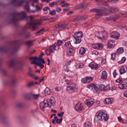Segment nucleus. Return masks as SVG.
Wrapping results in <instances>:
<instances>
[{
  "mask_svg": "<svg viewBox=\"0 0 127 127\" xmlns=\"http://www.w3.org/2000/svg\"><path fill=\"white\" fill-rule=\"evenodd\" d=\"M12 16V18L10 20V23H12L15 26L18 24L19 21L24 20L27 17L26 13L25 11L14 13Z\"/></svg>",
  "mask_w": 127,
  "mask_h": 127,
  "instance_id": "obj_1",
  "label": "nucleus"
},
{
  "mask_svg": "<svg viewBox=\"0 0 127 127\" xmlns=\"http://www.w3.org/2000/svg\"><path fill=\"white\" fill-rule=\"evenodd\" d=\"M115 53H112L111 54V59L112 60H115Z\"/></svg>",
  "mask_w": 127,
  "mask_h": 127,
  "instance_id": "obj_52",
  "label": "nucleus"
},
{
  "mask_svg": "<svg viewBox=\"0 0 127 127\" xmlns=\"http://www.w3.org/2000/svg\"><path fill=\"white\" fill-rule=\"evenodd\" d=\"M40 106L41 110L43 111H44L45 108L47 106L49 107H51V106L48 104L45 99H44L43 101L40 103Z\"/></svg>",
  "mask_w": 127,
  "mask_h": 127,
  "instance_id": "obj_6",
  "label": "nucleus"
},
{
  "mask_svg": "<svg viewBox=\"0 0 127 127\" xmlns=\"http://www.w3.org/2000/svg\"><path fill=\"white\" fill-rule=\"evenodd\" d=\"M69 25L68 24H66L63 23H61L58 25H56L55 27L56 28V30L58 31L64 30L66 29H68V26Z\"/></svg>",
  "mask_w": 127,
  "mask_h": 127,
  "instance_id": "obj_5",
  "label": "nucleus"
},
{
  "mask_svg": "<svg viewBox=\"0 0 127 127\" xmlns=\"http://www.w3.org/2000/svg\"><path fill=\"white\" fill-rule=\"evenodd\" d=\"M24 2V1L23 0H21L18 3V5L19 6H20L22 5V4Z\"/></svg>",
  "mask_w": 127,
  "mask_h": 127,
  "instance_id": "obj_58",
  "label": "nucleus"
},
{
  "mask_svg": "<svg viewBox=\"0 0 127 127\" xmlns=\"http://www.w3.org/2000/svg\"><path fill=\"white\" fill-rule=\"evenodd\" d=\"M86 51L85 49L84 48L81 47L79 50V54L81 55H84Z\"/></svg>",
  "mask_w": 127,
  "mask_h": 127,
  "instance_id": "obj_29",
  "label": "nucleus"
},
{
  "mask_svg": "<svg viewBox=\"0 0 127 127\" xmlns=\"http://www.w3.org/2000/svg\"><path fill=\"white\" fill-rule=\"evenodd\" d=\"M87 7V5L84 4L83 2H81L78 5L75 6V8L76 9H86Z\"/></svg>",
  "mask_w": 127,
  "mask_h": 127,
  "instance_id": "obj_8",
  "label": "nucleus"
},
{
  "mask_svg": "<svg viewBox=\"0 0 127 127\" xmlns=\"http://www.w3.org/2000/svg\"><path fill=\"white\" fill-rule=\"evenodd\" d=\"M8 64L9 66L11 67H13L15 64L14 60H12L8 63Z\"/></svg>",
  "mask_w": 127,
  "mask_h": 127,
  "instance_id": "obj_32",
  "label": "nucleus"
},
{
  "mask_svg": "<svg viewBox=\"0 0 127 127\" xmlns=\"http://www.w3.org/2000/svg\"><path fill=\"white\" fill-rule=\"evenodd\" d=\"M34 83L33 82H31L30 83H29L27 85V87H31L32 86H33L34 85Z\"/></svg>",
  "mask_w": 127,
  "mask_h": 127,
  "instance_id": "obj_47",
  "label": "nucleus"
},
{
  "mask_svg": "<svg viewBox=\"0 0 127 127\" xmlns=\"http://www.w3.org/2000/svg\"><path fill=\"white\" fill-rule=\"evenodd\" d=\"M95 35L99 39H102L105 38L107 34L105 32H102L96 33Z\"/></svg>",
  "mask_w": 127,
  "mask_h": 127,
  "instance_id": "obj_7",
  "label": "nucleus"
},
{
  "mask_svg": "<svg viewBox=\"0 0 127 127\" xmlns=\"http://www.w3.org/2000/svg\"><path fill=\"white\" fill-rule=\"evenodd\" d=\"M58 5H60L63 3H64L65 1L63 0H57Z\"/></svg>",
  "mask_w": 127,
  "mask_h": 127,
  "instance_id": "obj_42",
  "label": "nucleus"
},
{
  "mask_svg": "<svg viewBox=\"0 0 127 127\" xmlns=\"http://www.w3.org/2000/svg\"><path fill=\"white\" fill-rule=\"evenodd\" d=\"M113 101V98H107L104 101V103L110 104L112 103Z\"/></svg>",
  "mask_w": 127,
  "mask_h": 127,
  "instance_id": "obj_21",
  "label": "nucleus"
},
{
  "mask_svg": "<svg viewBox=\"0 0 127 127\" xmlns=\"http://www.w3.org/2000/svg\"><path fill=\"white\" fill-rule=\"evenodd\" d=\"M120 36L119 34L117 32H113L111 33V37L116 39H118Z\"/></svg>",
  "mask_w": 127,
  "mask_h": 127,
  "instance_id": "obj_14",
  "label": "nucleus"
},
{
  "mask_svg": "<svg viewBox=\"0 0 127 127\" xmlns=\"http://www.w3.org/2000/svg\"><path fill=\"white\" fill-rule=\"evenodd\" d=\"M64 47H67L69 49L73 48V47L72 46L69 41H68L66 42L64 45Z\"/></svg>",
  "mask_w": 127,
  "mask_h": 127,
  "instance_id": "obj_26",
  "label": "nucleus"
},
{
  "mask_svg": "<svg viewBox=\"0 0 127 127\" xmlns=\"http://www.w3.org/2000/svg\"><path fill=\"white\" fill-rule=\"evenodd\" d=\"M122 15L124 17H127V12H125L123 13L122 14Z\"/></svg>",
  "mask_w": 127,
  "mask_h": 127,
  "instance_id": "obj_62",
  "label": "nucleus"
},
{
  "mask_svg": "<svg viewBox=\"0 0 127 127\" xmlns=\"http://www.w3.org/2000/svg\"><path fill=\"white\" fill-rule=\"evenodd\" d=\"M86 104L88 107H90L94 103V101L91 99H87L86 100Z\"/></svg>",
  "mask_w": 127,
  "mask_h": 127,
  "instance_id": "obj_22",
  "label": "nucleus"
},
{
  "mask_svg": "<svg viewBox=\"0 0 127 127\" xmlns=\"http://www.w3.org/2000/svg\"><path fill=\"white\" fill-rule=\"evenodd\" d=\"M64 113V112H61L60 113H58V115L59 117H62Z\"/></svg>",
  "mask_w": 127,
  "mask_h": 127,
  "instance_id": "obj_53",
  "label": "nucleus"
},
{
  "mask_svg": "<svg viewBox=\"0 0 127 127\" xmlns=\"http://www.w3.org/2000/svg\"><path fill=\"white\" fill-rule=\"evenodd\" d=\"M35 7L36 10L38 11H40L42 9V8L39 7L38 5H36Z\"/></svg>",
  "mask_w": 127,
  "mask_h": 127,
  "instance_id": "obj_64",
  "label": "nucleus"
},
{
  "mask_svg": "<svg viewBox=\"0 0 127 127\" xmlns=\"http://www.w3.org/2000/svg\"><path fill=\"white\" fill-rule=\"evenodd\" d=\"M96 118L97 121H107L108 119L106 114L102 112H97L96 114Z\"/></svg>",
  "mask_w": 127,
  "mask_h": 127,
  "instance_id": "obj_4",
  "label": "nucleus"
},
{
  "mask_svg": "<svg viewBox=\"0 0 127 127\" xmlns=\"http://www.w3.org/2000/svg\"><path fill=\"white\" fill-rule=\"evenodd\" d=\"M89 66L92 69L95 68L96 69L98 67V65L97 64L93 63H90L89 64Z\"/></svg>",
  "mask_w": 127,
  "mask_h": 127,
  "instance_id": "obj_25",
  "label": "nucleus"
},
{
  "mask_svg": "<svg viewBox=\"0 0 127 127\" xmlns=\"http://www.w3.org/2000/svg\"><path fill=\"white\" fill-rule=\"evenodd\" d=\"M50 9L49 8L48 6H46L44 7L43 8V10L45 12H46L48 10H49Z\"/></svg>",
  "mask_w": 127,
  "mask_h": 127,
  "instance_id": "obj_60",
  "label": "nucleus"
},
{
  "mask_svg": "<svg viewBox=\"0 0 127 127\" xmlns=\"http://www.w3.org/2000/svg\"><path fill=\"white\" fill-rule=\"evenodd\" d=\"M117 74L116 72V70H115L113 73V76L114 78H115L116 76L117 75Z\"/></svg>",
  "mask_w": 127,
  "mask_h": 127,
  "instance_id": "obj_56",
  "label": "nucleus"
},
{
  "mask_svg": "<svg viewBox=\"0 0 127 127\" xmlns=\"http://www.w3.org/2000/svg\"><path fill=\"white\" fill-rule=\"evenodd\" d=\"M109 12H117L119 10L117 7L114 6H110L109 7Z\"/></svg>",
  "mask_w": 127,
  "mask_h": 127,
  "instance_id": "obj_16",
  "label": "nucleus"
},
{
  "mask_svg": "<svg viewBox=\"0 0 127 127\" xmlns=\"http://www.w3.org/2000/svg\"><path fill=\"white\" fill-rule=\"evenodd\" d=\"M103 8V11L102 10L99 12H97L95 14V18L96 19H98L100 17L103 15V13L107 11V9L104 7H101Z\"/></svg>",
  "mask_w": 127,
  "mask_h": 127,
  "instance_id": "obj_11",
  "label": "nucleus"
},
{
  "mask_svg": "<svg viewBox=\"0 0 127 127\" xmlns=\"http://www.w3.org/2000/svg\"><path fill=\"white\" fill-rule=\"evenodd\" d=\"M86 78L88 83L90 82L93 80V78L91 77H87Z\"/></svg>",
  "mask_w": 127,
  "mask_h": 127,
  "instance_id": "obj_49",
  "label": "nucleus"
},
{
  "mask_svg": "<svg viewBox=\"0 0 127 127\" xmlns=\"http://www.w3.org/2000/svg\"><path fill=\"white\" fill-rule=\"evenodd\" d=\"M84 66V64L82 63H80L78 65V68H82Z\"/></svg>",
  "mask_w": 127,
  "mask_h": 127,
  "instance_id": "obj_63",
  "label": "nucleus"
},
{
  "mask_svg": "<svg viewBox=\"0 0 127 127\" xmlns=\"http://www.w3.org/2000/svg\"><path fill=\"white\" fill-rule=\"evenodd\" d=\"M116 82L119 83H122L123 82L122 79L121 78H119L117 80H116Z\"/></svg>",
  "mask_w": 127,
  "mask_h": 127,
  "instance_id": "obj_54",
  "label": "nucleus"
},
{
  "mask_svg": "<svg viewBox=\"0 0 127 127\" xmlns=\"http://www.w3.org/2000/svg\"><path fill=\"white\" fill-rule=\"evenodd\" d=\"M26 9L28 11H29L30 10V6L29 4H27L25 7Z\"/></svg>",
  "mask_w": 127,
  "mask_h": 127,
  "instance_id": "obj_51",
  "label": "nucleus"
},
{
  "mask_svg": "<svg viewBox=\"0 0 127 127\" xmlns=\"http://www.w3.org/2000/svg\"><path fill=\"white\" fill-rule=\"evenodd\" d=\"M83 36V34L81 31H79L75 33L73 35L74 38L82 37Z\"/></svg>",
  "mask_w": 127,
  "mask_h": 127,
  "instance_id": "obj_19",
  "label": "nucleus"
},
{
  "mask_svg": "<svg viewBox=\"0 0 127 127\" xmlns=\"http://www.w3.org/2000/svg\"><path fill=\"white\" fill-rule=\"evenodd\" d=\"M97 45V49H101L103 48V44L101 43H98Z\"/></svg>",
  "mask_w": 127,
  "mask_h": 127,
  "instance_id": "obj_38",
  "label": "nucleus"
},
{
  "mask_svg": "<svg viewBox=\"0 0 127 127\" xmlns=\"http://www.w3.org/2000/svg\"><path fill=\"white\" fill-rule=\"evenodd\" d=\"M45 53L47 55H50L51 52L48 49H46L45 51Z\"/></svg>",
  "mask_w": 127,
  "mask_h": 127,
  "instance_id": "obj_48",
  "label": "nucleus"
},
{
  "mask_svg": "<svg viewBox=\"0 0 127 127\" xmlns=\"http://www.w3.org/2000/svg\"><path fill=\"white\" fill-rule=\"evenodd\" d=\"M48 104L49 102L53 106H54L55 104V101L54 98L53 97H51L50 99H45Z\"/></svg>",
  "mask_w": 127,
  "mask_h": 127,
  "instance_id": "obj_17",
  "label": "nucleus"
},
{
  "mask_svg": "<svg viewBox=\"0 0 127 127\" xmlns=\"http://www.w3.org/2000/svg\"><path fill=\"white\" fill-rule=\"evenodd\" d=\"M45 32V29L44 28H43L41 29L39 31L37 32L36 33V35H39L41 34H43Z\"/></svg>",
  "mask_w": 127,
  "mask_h": 127,
  "instance_id": "obj_27",
  "label": "nucleus"
},
{
  "mask_svg": "<svg viewBox=\"0 0 127 127\" xmlns=\"http://www.w3.org/2000/svg\"><path fill=\"white\" fill-rule=\"evenodd\" d=\"M91 54L93 55H97L99 54V52L95 50L92 51L91 52Z\"/></svg>",
  "mask_w": 127,
  "mask_h": 127,
  "instance_id": "obj_44",
  "label": "nucleus"
},
{
  "mask_svg": "<svg viewBox=\"0 0 127 127\" xmlns=\"http://www.w3.org/2000/svg\"><path fill=\"white\" fill-rule=\"evenodd\" d=\"M118 87L120 89H127V86L124 85L123 84H120L118 85Z\"/></svg>",
  "mask_w": 127,
  "mask_h": 127,
  "instance_id": "obj_35",
  "label": "nucleus"
},
{
  "mask_svg": "<svg viewBox=\"0 0 127 127\" xmlns=\"http://www.w3.org/2000/svg\"><path fill=\"white\" fill-rule=\"evenodd\" d=\"M81 20L86 19L88 18V16L87 15H84L82 16L80 15Z\"/></svg>",
  "mask_w": 127,
  "mask_h": 127,
  "instance_id": "obj_41",
  "label": "nucleus"
},
{
  "mask_svg": "<svg viewBox=\"0 0 127 127\" xmlns=\"http://www.w3.org/2000/svg\"><path fill=\"white\" fill-rule=\"evenodd\" d=\"M66 90L68 92L71 91L72 92H76L77 91V88L71 86L67 87Z\"/></svg>",
  "mask_w": 127,
  "mask_h": 127,
  "instance_id": "obj_15",
  "label": "nucleus"
},
{
  "mask_svg": "<svg viewBox=\"0 0 127 127\" xmlns=\"http://www.w3.org/2000/svg\"><path fill=\"white\" fill-rule=\"evenodd\" d=\"M119 18V16L118 15H114L107 18L106 20L107 21L113 20L114 21L117 20Z\"/></svg>",
  "mask_w": 127,
  "mask_h": 127,
  "instance_id": "obj_10",
  "label": "nucleus"
},
{
  "mask_svg": "<svg viewBox=\"0 0 127 127\" xmlns=\"http://www.w3.org/2000/svg\"><path fill=\"white\" fill-rule=\"evenodd\" d=\"M85 127H91V123L89 122H87L85 124Z\"/></svg>",
  "mask_w": 127,
  "mask_h": 127,
  "instance_id": "obj_43",
  "label": "nucleus"
},
{
  "mask_svg": "<svg viewBox=\"0 0 127 127\" xmlns=\"http://www.w3.org/2000/svg\"><path fill=\"white\" fill-rule=\"evenodd\" d=\"M80 18V16L79 15L73 19V22L78 21L81 20Z\"/></svg>",
  "mask_w": 127,
  "mask_h": 127,
  "instance_id": "obj_37",
  "label": "nucleus"
},
{
  "mask_svg": "<svg viewBox=\"0 0 127 127\" xmlns=\"http://www.w3.org/2000/svg\"><path fill=\"white\" fill-rule=\"evenodd\" d=\"M126 60V59L125 57H123L121 61H119L118 63L120 64H121L124 63Z\"/></svg>",
  "mask_w": 127,
  "mask_h": 127,
  "instance_id": "obj_45",
  "label": "nucleus"
},
{
  "mask_svg": "<svg viewBox=\"0 0 127 127\" xmlns=\"http://www.w3.org/2000/svg\"><path fill=\"white\" fill-rule=\"evenodd\" d=\"M62 41L60 40H59L58 41L57 43V45L58 46H60L62 43Z\"/></svg>",
  "mask_w": 127,
  "mask_h": 127,
  "instance_id": "obj_59",
  "label": "nucleus"
},
{
  "mask_svg": "<svg viewBox=\"0 0 127 127\" xmlns=\"http://www.w3.org/2000/svg\"><path fill=\"white\" fill-rule=\"evenodd\" d=\"M41 62L43 64H44L45 63V61L43 59L40 58H37L36 57L35 61L34 62H31V64L37 65V64L41 63Z\"/></svg>",
  "mask_w": 127,
  "mask_h": 127,
  "instance_id": "obj_9",
  "label": "nucleus"
},
{
  "mask_svg": "<svg viewBox=\"0 0 127 127\" xmlns=\"http://www.w3.org/2000/svg\"><path fill=\"white\" fill-rule=\"evenodd\" d=\"M64 69L65 71L66 72H68L69 71L68 67L66 65L64 66Z\"/></svg>",
  "mask_w": 127,
  "mask_h": 127,
  "instance_id": "obj_57",
  "label": "nucleus"
},
{
  "mask_svg": "<svg viewBox=\"0 0 127 127\" xmlns=\"http://www.w3.org/2000/svg\"><path fill=\"white\" fill-rule=\"evenodd\" d=\"M106 58H103L102 59L101 63L102 64H104L106 63Z\"/></svg>",
  "mask_w": 127,
  "mask_h": 127,
  "instance_id": "obj_50",
  "label": "nucleus"
},
{
  "mask_svg": "<svg viewBox=\"0 0 127 127\" xmlns=\"http://www.w3.org/2000/svg\"><path fill=\"white\" fill-rule=\"evenodd\" d=\"M49 48L50 51L51 52V53H53L55 51L56 49V46L55 44H54L50 46Z\"/></svg>",
  "mask_w": 127,
  "mask_h": 127,
  "instance_id": "obj_23",
  "label": "nucleus"
},
{
  "mask_svg": "<svg viewBox=\"0 0 127 127\" xmlns=\"http://www.w3.org/2000/svg\"><path fill=\"white\" fill-rule=\"evenodd\" d=\"M103 8H101V7L99 8L94 9L91 10V11L92 12H99L102 10L103 11Z\"/></svg>",
  "mask_w": 127,
  "mask_h": 127,
  "instance_id": "obj_34",
  "label": "nucleus"
},
{
  "mask_svg": "<svg viewBox=\"0 0 127 127\" xmlns=\"http://www.w3.org/2000/svg\"><path fill=\"white\" fill-rule=\"evenodd\" d=\"M23 35L24 38H27L30 37V35L29 33L25 32L23 34Z\"/></svg>",
  "mask_w": 127,
  "mask_h": 127,
  "instance_id": "obj_39",
  "label": "nucleus"
},
{
  "mask_svg": "<svg viewBox=\"0 0 127 127\" xmlns=\"http://www.w3.org/2000/svg\"><path fill=\"white\" fill-rule=\"evenodd\" d=\"M75 108L77 111H81L84 109L83 106L80 103L78 102L75 106Z\"/></svg>",
  "mask_w": 127,
  "mask_h": 127,
  "instance_id": "obj_13",
  "label": "nucleus"
},
{
  "mask_svg": "<svg viewBox=\"0 0 127 127\" xmlns=\"http://www.w3.org/2000/svg\"><path fill=\"white\" fill-rule=\"evenodd\" d=\"M69 4L67 3H65L64 4L62 5L61 6L62 7H66L67 6H69Z\"/></svg>",
  "mask_w": 127,
  "mask_h": 127,
  "instance_id": "obj_61",
  "label": "nucleus"
},
{
  "mask_svg": "<svg viewBox=\"0 0 127 127\" xmlns=\"http://www.w3.org/2000/svg\"><path fill=\"white\" fill-rule=\"evenodd\" d=\"M127 70V67L126 66H122L120 69L119 71L120 74L122 75V74L126 73Z\"/></svg>",
  "mask_w": 127,
  "mask_h": 127,
  "instance_id": "obj_20",
  "label": "nucleus"
},
{
  "mask_svg": "<svg viewBox=\"0 0 127 127\" xmlns=\"http://www.w3.org/2000/svg\"><path fill=\"white\" fill-rule=\"evenodd\" d=\"M42 23V20H32L31 22L27 23L23 28V31H24L25 30L28 28L31 29L33 31L35 30L38 28V26L41 25Z\"/></svg>",
  "mask_w": 127,
  "mask_h": 127,
  "instance_id": "obj_2",
  "label": "nucleus"
},
{
  "mask_svg": "<svg viewBox=\"0 0 127 127\" xmlns=\"http://www.w3.org/2000/svg\"><path fill=\"white\" fill-rule=\"evenodd\" d=\"M114 42L113 40H109L108 43V45L109 48H110L113 46L114 45Z\"/></svg>",
  "mask_w": 127,
  "mask_h": 127,
  "instance_id": "obj_24",
  "label": "nucleus"
},
{
  "mask_svg": "<svg viewBox=\"0 0 127 127\" xmlns=\"http://www.w3.org/2000/svg\"><path fill=\"white\" fill-rule=\"evenodd\" d=\"M74 50L73 49V48L69 49L67 51V55L68 56H70L73 55L74 54Z\"/></svg>",
  "mask_w": 127,
  "mask_h": 127,
  "instance_id": "obj_18",
  "label": "nucleus"
},
{
  "mask_svg": "<svg viewBox=\"0 0 127 127\" xmlns=\"http://www.w3.org/2000/svg\"><path fill=\"white\" fill-rule=\"evenodd\" d=\"M81 82L83 83H88L86 77V78H84L81 79Z\"/></svg>",
  "mask_w": 127,
  "mask_h": 127,
  "instance_id": "obj_46",
  "label": "nucleus"
},
{
  "mask_svg": "<svg viewBox=\"0 0 127 127\" xmlns=\"http://www.w3.org/2000/svg\"><path fill=\"white\" fill-rule=\"evenodd\" d=\"M18 41L15 40L13 41L12 43L13 45V48L12 49H7L3 47L0 48V52H7L8 51H11L12 54H13L14 53L17 52L20 49V48L19 46H15L14 45L17 43Z\"/></svg>",
  "mask_w": 127,
  "mask_h": 127,
  "instance_id": "obj_3",
  "label": "nucleus"
},
{
  "mask_svg": "<svg viewBox=\"0 0 127 127\" xmlns=\"http://www.w3.org/2000/svg\"><path fill=\"white\" fill-rule=\"evenodd\" d=\"M124 51L123 48V47H120L117 50L116 53L120 54L123 53Z\"/></svg>",
  "mask_w": 127,
  "mask_h": 127,
  "instance_id": "obj_31",
  "label": "nucleus"
},
{
  "mask_svg": "<svg viewBox=\"0 0 127 127\" xmlns=\"http://www.w3.org/2000/svg\"><path fill=\"white\" fill-rule=\"evenodd\" d=\"M87 87L88 88L94 90L95 92H97L98 88L94 84H90L87 86Z\"/></svg>",
  "mask_w": 127,
  "mask_h": 127,
  "instance_id": "obj_12",
  "label": "nucleus"
},
{
  "mask_svg": "<svg viewBox=\"0 0 127 127\" xmlns=\"http://www.w3.org/2000/svg\"><path fill=\"white\" fill-rule=\"evenodd\" d=\"M82 37H78L74 38L76 40V42H75V43L76 44L80 43L81 41V38Z\"/></svg>",
  "mask_w": 127,
  "mask_h": 127,
  "instance_id": "obj_36",
  "label": "nucleus"
},
{
  "mask_svg": "<svg viewBox=\"0 0 127 127\" xmlns=\"http://www.w3.org/2000/svg\"><path fill=\"white\" fill-rule=\"evenodd\" d=\"M97 44H94L92 45V47L94 49H97Z\"/></svg>",
  "mask_w": 127,
  "mask_h": 127,
  "instance_id": "obj_55",
  "label": "nucleus"
},
{
  "mask_svg": "<svg viewBox=\"0 0 127 127\" xmlns=\"http://www.w3.org/2000/svg\"><path fill=\"white\" fill-rule=\"evenodd\" d=\"M102 76L101 78L102 79H105L107 78V73L105 71H103L102 72Z\"/></svg>",
  "mask_w": 127,
  "mask_h": 127,
  "instance_id": "obj_28",
  "label": "nucleus"
},
{
  "mask_svg": "<svg viewBox=\"0 0 127 127\" xmlns=\"http://www.w3.org/2000/svg\"><path fill=\"white\" fill-rule=\"evenodd\" d=\"M49 11L50 12L49 14L53 16H54L56 14V12L55 10H53L52 11L50 10Z\"/></svg>",
  "mask_w": 127,
  "mask_h": 127,
  "instance_id": "obj_40",
  "label": "nucleus"
},
{
  "mask_svg": "<svg viewBox=\"0 0 127 127\" xmlns=\"http://www.w3.org/2000/svg\"><path fill=\"white\" fill-rule=\"evenodd\" d=\"M33 42L32 41H28L25 42V43L27 45L28 47L29 48L32 45Z\"/></svg>",
  "mask_w": 127,
  "mask_h": 127,
  "instance_id": "obj_30",
  "label": "nucleus"
},
{
  "mask_svg": "<svg viewBox=\"0 0 127 127\" xmlns=\"http://www.w3.org/2000/svg\"><path fill=\"white\" fill-rule=\"evenodd\" d=\"M40 95V94H32L31 95L32 98L35 100H37Z\"/></svg>",
  "mask_w": 127,
  "mask_h": 127,
  "instance_id": "obj_33",
  "label": "nucleus"
}]
</instances>
